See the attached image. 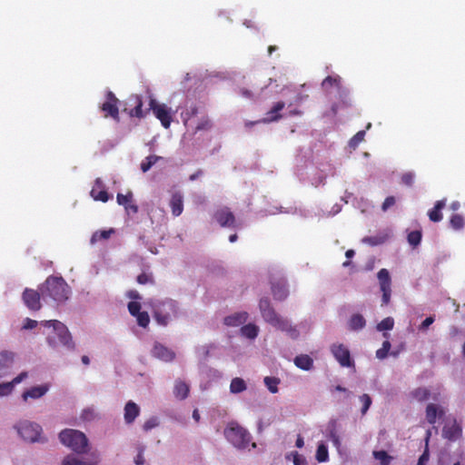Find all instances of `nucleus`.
Wrapping results in <instances>:
<instances>
[{
	"mask_svg": "<svg viewBox=\"0 0 465 465\" xmlns=\"http://www.w3.org/2000/svg\"><path fill=\"white\" fill-rule=\"evenodd\" d=\"M177 312L176 302L173 300H165L156 305L154 318L159 324L165 326L173 318L176 317Z\"/></svg>",
	"mask_w": 465,
	"mask_h": 465,
	"instance_id": "7",
	"label": "nucleus"
},
{
	"mask_svg": "<svg viewBox=\"0 0 465 465\" xmlns=\"http://www.w3.org/2000/svg\"><path fill=\"white\" fill-rule=\"evenodd\" d=\"M394 320L391 317H387L383 319L378 325L377 330L380 331H391L393 329Z\"/></svg>",
	"mask_w": 465,
	"mask_h": 465,
	"instance_id": "46",
	"label": "nucleus"
},
{
	"mask_svg": "<svg viewBox=\"0 0 465 465\" xmlns=\"http://www.w3.org/2000/svg\"><path fill=\"white\" fill-rule=\"evenodd\" d=\"M329 85L335 89L341 103L349 105V90L341 84V78L339 75L326 77L322 82V87L327 90Z\"/></svg>",
	"mask_w": 465,
	"mask_h": 465,
	"instance_id": "9",
	"label": "nucleus"
},
{
	"mask_svg": "<svg viewBox=\"0 0 465 465\" xmlns=\"http://www.w3.org/2000/svg\"><path fill=\"white\" fill-rule=\"evenodd\" d=\"M215 346L212 343L204 344L196 348V354L200 359H206L210 351L213 350Z\"/></svg>",
	"mask_w": 465,
	"mask_h": 465,
	"instance_id": "42",
	"label": "nucleus"
},
{
	"mask_svg": "<svg viewBox=\"0 0 465 465\" xmlns=\"http://www.w3.org/2000/svg\"><path fill=\"white\" fill-rule=\"evenodd\" d=\"M29 377V373L27 371H22L17 376H15L9 383L12 385V388L15 390V387L24 381H25Z\"/></svg>",
	"mask_w": 465,
	"mask_h": 465,
	"instance_id": "55",
	"label": "nucleus"
},
{
	"mask_svg": "<svg viewBox=\"0 0 465 465\" xmlns=\"http://www.w3.org/2000/svg\"><path fill=\"white\" fill-rule=\"evenodd\" d=\"M14 389L12 388V385L9 383V381L0 383V398L7 397L11 395Z\"/></svg>",
	"mask_w": 465,
	"mask_h": 465,
	"instance_id": "54",
	"label": "nucleus"
},
{
	"mask_svg": "<svg viewBox=\"0 0 465 465\" xmlns=\"http://www.w3.org/2000/svg\"><path fill=\"white\" fill-rule=\"evenodd\" d=\"M114 232V229L97 231L92 235L91 242L95 243L98 241L108 239Z\"/></svg>",
	"mask_w": 465,
	"mask_h": 465,
	"instance_id": "39",
	"label": "nucleus"
},
{
	"mask_svg": "<svg viewBox=\"0 0 465 465\" xmlns=\"http://www.w3.org/2000/svg\"><path fill=\"white\" fill-rule=\"evenodd\" d=\"M223 435L227 441L237 450H246L248 446L256 448V444L251 443L252 436L250 432L235 421L229 422L223 430Z\"/></svg>",
	"mask_w": 465,
	"mask_h": 465,
	"instance_id": "4",
	"label": "nucleus"
},
{
	"mask_svg": "<svg viewBox=\"0 0 465 465\" xmlns=\"http://www.w3.org/2000/svg\"><path fill=\"white\" fill-rule=\"evenodd\" d=\"M143 450L141 449L139 453L134 458V463L136 465H144V458H143Z\"/></svg>",
	"mask_w": 465,
	"mask_h": 465,
	"instance_id": "63",
	"label": "nucleus"
},
{
	"mask_svg": "<svg viewBox=\"0 0 465 465\" xmlns=\"http://www.w3.org/2000/svg\"><path fill=\"white\" fill-rule=\"evenodd\" d=\"M97 417V412L94 407H88L83 410L81 418L85 421H91Z\"/></svg>",
	"mask_w": 465,
	"mask_h": 465,
	"instance_id": "47",
	"label": "nucleus"
},
{
	"mask_svg": "<svg viewBox=\"0 0 465 465\" xmlns=\"http://www.w3.org/2000/svg\"><path fill=\"white\" fill-rule=\"evenodd\" d=\"M16 359V353L12 351H0V379L5 378L13 368Z\"/></svg>",
	"mask_w": 465,
	"mask_h": 465,
	"instance_id": "11",
	"label": "nucleus"
},
{
	"mask_svg": "<svg viewBox=\"0 0 465 465\" xmlns=\"http://www.w3.org/2000/svg\"><path fill=\"white\" fill-rule=\"evenodd\" d=\"M211 127V122L209 119H202L201 122L197 124L196 130H207Z\"/></svg>",
	"mask_w": 465,
	"mask_h": 465,
	"instance_id": "61",
	"label": "nucleus"
},
{
	"mask_svg": "<svg viewBox=\"0 0 465 465\" xmlns=\"http://www.w3.org/2000/svg\"><path fill=\"white\" fill-rule=\"evenodd\" d=\"M101 460L100 454L92 452L88 458L82 459L74 455H67L62 461V465H98Z\"/></svg>",
	"mask_w": 465,
	"mask_h": 465,
	"instance_id": "12",
	"label": "nucleus"
},
{
	"mask_svg": "<svg viewBox=\"0 0 465 465\" xmlns=\"http://www.w3.org/2000/svg\"><path fill=\"white\" fill-rule=\"evenodd\" d=\"M446 412L444 407L434 403H430L426 408V419L429 423L434 424L437 420L441 419Z\"/></svg>",
	"mask_w": 465,
	"mask_h": 465,
	"instance_id": "18",
	"label": "nucleus"
},
{
	"mask_svg": "<svg viewBox=\"0 0 465 465\" xmlns=\"http://www.w3.org/2000/svg\"><path fill=\"white\" fill-rule=\"evenodd\" d=\"M190 391V386L185 381L177 379L174 381L173 395L178 400H184L188 397Z\"/></svg>",
	"mask_w": 465,
	"mask_h": 465,
	"instance_id": "27",
	"label": "nucleus"
},
{
	"mask_svg": "<svg viewBox=\"0 0 465 465\" xmlns=\"http://www.w3.org/2000/svg\"><path fill=\"white\" fill-rule=\"evenodd\" d=\"M381 291L382 292V298H381L382 305H387L391 300V287L381 288Z\"/></svg>",
	"mask_w": 465,
	"mask_h": 465,
	"instance_id": "59",
	"label": "nucleus"
},
{
	"mask_svg": "<svg viewBox=\"0 0 465 465\" xmlns=\"http://www.w3.org/2000/svg\"><path fill=\"white\" fill-rule=\"evenodd\" d=\"M23 300L25 304L32 311L40 309V295L37 292L30 289H25L23 293Z\"/></svg>",
	"mask_w": 465,
	"mask_h": 465,
	"instance_id": "17",
	"label": "nucleus"
},
{
	"mask_svg": "<svg viewBox=\"0 0 465 465\" xmlns=\"http://www.w3.org/2000/svg\"><path fill=\"white\" fill-rule=\"evenodd\" d=\"M118 99L115 97V95L111 92L108 91L106 94V100L103 103L101 109L103 112L105 113V116H111L114 119L118 118Z\"/></svg>",
	"mask_w": 465,
	"mask_h": 465,
	"instance_id": "14",
	"label": "nucleus"
},
{
	"mask_svg": "<svg viewBox=\"0 0 465 465\" xmlns=\"http://www.w3.org/2000/svg\"><path fill=\"white\" fill-rule=\"evenodd\" d=\"M331 351L336 361L342 367L353 366V361L351 359L350 351L346 346L341 343H334L331 346Z\"/></svg>",
	"mask_w": 465,
	"mask_h": 465,
	"instance_id": "10",
	"label": "nucleus"
},
{
	"mask_svg": "<svg viewBox=\"0 0 465 465\" xmlns=\"http://www.w3.org/2000/svg\"><path fill=\"white\" fill-rule=\"evenodd\" d=\"M263 381L270 392H278V384L280 382L279 379L274 377H265Z\"/></svg>",
	"mask_w": 465,
	"mask_h": 465,
	"instance_id": "44",
	"label": "nucleus"
},
{
	"mask_svg": "<svg viewBox=\"0 0 465 465\" xmlns=\"http://www.w3.org/2000/svg\"><path fill=\"white\" fill-rule=\"evenodd\" d=\"M285 106V104L283 102H278L276 103L272 108L267 113V116L262 119V121L258 122H250L246 123V126L253 125L256 123L263 122V123H269L277 121L282 117V115L279 114Z\"/></svg>",
	"mask_w": 465,
	"mask_h": 465,
	"instance_id": "22",
	"label": "nucleus"
},
{
	"mask_svg": "<svg viewBox=\"0 0 465 465\" xmlns=\"http://www.w3.org/2000/svg\"><path fill=\"white\" fill-rule=\"evenodd\" d=\"M159 424H160L159 418L156 416H153L144 421V423L143 425V429L144 431H149V430L156 428L157 426H159Z\"/></svg>",
	"mask_w": 465,
	"mask_h": 465,
	"instance_id": "52",
	"label": "nucleus"
},
{
	"mask_svg": "<svg viewBox=\"0 0 465 465\" xmlns=\"http://www.w3.org/2000/svg\"><path fill=\"white\" fill-rule=\"evenodd\" d=\"M142 105H143V104H142L141 99L138 96H136L135 97V106L133 110L132 114L134 116H137V117H143V114L142 112Z\"/></svg>",
	"mask_w": 465,
	"mask_h": 465,
	"instance_id": "58",
	"label": "nucleus"
},
{
	"mask_svg": "<svg viewBox=\"0 0 465 465\" xmlns=\"http://www.w3.org/2000/svg\"><path fill=\"white\" fill-rule=\"evenodd\" d=\"M396 203V200L393 196H389L385 199L381 205V209L383 212L388 211L391 206H393Z\"/></svg>",
	"mask_w": 465,
	"mask_h": 465,
	"instance_id": "60",
	"label": "nucleus"
},
{
	"mask_svg": "<svg viewBox=\"0 0 465 465\" xmlns=\"http://www.w3.org/2000/svg\"><path fill=\"white\" fill-rule=\"evenodd\" d=\"M247 390L246 381L239 377L233 378L230 383V392L232 394H239Z\"/></svg>",
	"mask_w": 465,
	"mask_h": 465,
	"instance_id": "32",
	"label": "nucleus"
},
{
	"mask_svg": "<svg viewBox=\"0 0 465 465\" xmlns=\"http://www.w3.org/2000/svg\"><path fill=\"white\" fill-rule=\"evenodd\" d=\"M41 333L45 336L46 342L54 350L64 348L67 351H74L75 344L68 328L60 321H42Z\"/></svg>",
	"mask_w": 465,
	"mask_h": 465,
	"instance_id": "1",
	"label": "nucleus"
},
{
	"mask_svg": "<svg viewBox=\"0 0 465 465\" xmlns=\"http://www.w3.org/2000/svg\"><path fill=\"white\" fill-rule=\"evenodd\" d=\"M40 323H41V322H37V321L32 320L30 318H25L24 320L23 329L32 330V329H35V327L39 326L40 330H43V327H41Z\"/></svg>",
	"mask_w": 465,
	"mask_h": 465,
	"instance_id": "56",
	"label": "nucleus"
},
{
	"mask_svg": "<svg viewBox=\"0 0 465 465\" xmlns=\"http://www.w3.org/2000/svg\"><path fill=\"white\" fill-rule=\"evenodd\" d=\"M315 457L319 462H326L329 460L328 447L325 443L320 442L318 444Z\"/></svg>",
	"mask_w": 465,
	"mask_h": 465,
	"instance_id": "35",
	"label": "nucleus"
},
{
	"mask_svg": "<svg viewBox=\"0 0 465 465\" xmlns=\"http://www.w3.org/2000/svg\"><path fill=\"white\" fill-rule=\"evenodd\" d=\"M389 237L390 234L388 232H382L375 236L365 237L362 239V242L371 246H375L385 242Z\"/></svg>",
	"mask_w": 465,
	"mask_h": 465,
	"instance_id": "33",
	"label": "nucleus"
},
{
	"mask_svg": "<svg viewBox=\"0 0 465 465\" xmlns=\"http://www.w3.org/2000/svg\"><path fill=\"white\" fill-rule=\"evenodd\" d=\"M294 363L303 371H310L312 368L313 361L309 355L301 354L295 357Z\"/></svg>",
	"mask_w": 465,
	"mask_h": 465,
	"instance_id": "31",
	"label": "nucleus"
},
{
	"mask_svg": "<svg viewBox=\"0 0 465 465\" xmlns=\"http://www.w3.org/2000/svg\"><path fill=\"white\" fill-rule=\"evenodd\" d=\"M249 319V314L246 312H237L232 313L224 318L223 322L227 326L238 327L244 324Z\"/></svg>",
	"mask_w": 465,
	"mask_h": 465,
	"instance_id": "21",
	"label": "nucleus"
},
{
	"mask_svg": "<svg viewBox=\"0 0 465 465\" xmlns=\"http://www.w3.org/2000/svg\"><path fill=\"white\" fill-rule=\"evenodd\" d=\"M159 159H161V157L156 155H149L141 163V170L143 173L148 172Z\"/></svg>",
	"mask_w": 465,
	"mask_h": 465,
	"instance_id": "41",
	"label": "nucleus"
},
{
	"mask_svg": "<svg viewBox=\"0 0 465 465\" xmlns=\"http://www.w3.org/2000/svg\"><path fill=\"white\" fill-rule=\"evenodd\" d=\"M170 207L172 209V213L174 216L177 217L182 214L183 211V195L181 192H174L172 194Z\"/></svg>",
	"mask_w": 465,
	"mask_h": 465,
	"instance_id": "26",
	"label": "nucleus"
},
{
	"mask_svg": "<svg viewBox=\"0 0 465 465\" xmlns=\"http://www.w3.org/2000/svg\"><path fill=\"white\" fill-rule=\"evenodd\" d=\"M421 241V233L419 231H412L408 234V242L412 246H417Z\"/></svg>",
	"mask_w": 465,
	"mask_h": 465,
	"instance_id": "53",
	"label": "nucleus"
},
{
	"mask_svg": "<svg viewBox=\"0 0 465 465\" xmlns=\"http://www.w3.org/2000/svg\"><path fill=\"white\" fill-rule=\"evenodd\" d=\"M152 354L153 357L163 361H171L174 358L173 351L160 343L154 344Z\"/></svg>",
	"mask_w": 465,
	"mask_h": 465,
	"instance_id": "24",
	"label": "nucleus"
},
{
	"mask_svg": "<svg viewBox=\"0 0 465 465\" xmlns=\"http://www.w3.org/2000/svg\"><path fill=\"white\" fill-rule=\"evenodd\" d=\"M446 200H440L435 203L434 208L429 211L428 215L430 221L437 223L442 220L440 211L445 207Z\"/></svg>",
	"mask_w": 465,
	"mask_h": 465,
	"instance_id": "29",
	"label": "nucleus"
},
{
	"mask_svg": "<svg viewBox=\"0 0 465 465\" xmlns=\"http://www.w3.org/2000/svg\"><path fill=\"white\" fill-rule=\"evenodd\" d=\"M388 352V351H384L383 348H381L376 351V357L380 360H383L387 357Z\"/></svg>",
	"mask_w": 465,
	"mask_h": 465,
	"instance_id": "64",
	"label": "nucleus"
},
{
	"mask_svg": "<svg viewBox=\"0 0 465 465\" xmlns=\"http://www.w3.org/2000/svg\"><path fill=\"white\" fill-rule=\"evenodd\" d=\"M116 199L118 204L123 205L126 212L133 213H136L138 212L137 205L133 203L132 192H128L126 194L118 193Z\"/></svg>",
	"mask_w": 465,
	"mask_h": 465,
	"instance_id": "25",
	"label": "nucleus"
},
{
	"mask_svg": "<svg viewBox=\"0 0 465 465\" xmlns=\"http://www.w3.org/2000/svg\"><path fill=\"white\" fill-rule=\"evenodd\" d=\"M259 308L263 320L274 328L285 331L292 339H297L301 331L298 326L292 325L287 318H283L277 314L270 304V301L266 298L261 299Z\"/></svg>",
	"mask_w": 465,
	"mask_h": 465,
	"instance_id": "2",
	"label": "nucleus"
},
{
	"mask_svg": "<svg viewBox=\"0 0 465 465\" xmlns=\"http://www.w3.org/2000/svg\"><path fill=\"white\" fill-rule=\"evenodd\" d=\"M326 437L332 442L338 451L341 448V439L338 430V422L336 420L329 421L326 429Z\"/></svg>",
	"mask_w": 465,
	"mask_h": 465,
	"instance_id": "16",
	"label": "nucleus"
},
{
	"mask_svg": "<svg viewBox=\"0 0 465 465\" xmlns=\"http://www.w3.org/2000/svg\"><path fill=\"white\" fill-rule=\"evenodd\" d=\"M431 435L430 430H428L426 432L425 437V448L423 450V453L420 455V457L418 460L417 465H427V463L430 460V450H429V441Z\"/></svg>",
	"mask_w": 465,
	"mask_h": 465,
	"instance_id": "34",
	"label": "nucleus"
},
{
	"mask_svg": "<svg viewBox=\"0 0 465 465\" xmlns=\"http://www.w3.org/2000/svg\"><path fill=\"white\" fill-rule=\"evenodd\" d=\"M412 396L419 401H423L429 399L430 391L426 388H418L412 392Z\"/></svg>",
	"mask_w": 465,
	"mask_h": 465,
	"instance_id": "45",
	"label": "nucleus"
},
{
	"mask_svg": "<svg viewBox=\"0 0 465 465\" xmlns=\"http://www.w3.org/2000/svg\"><path fill=\"white\" fill-rule=\"evenodd\" d=\"M365 136V131H359L349 142V146L355 149L363 140Z\"/></svg>",
	"mask_w": 465,
	"mask_h": 465,
	"instance_id": "51",
	"label": "nucleus"
},
{
	"mask_svg": "<svg viewBox=\"0 0 465 465\" xmlns=\"http://www.w3.org/2000/svg\"><path fill=\"white\" fill-rule=\"evenodd\" d=\"M90 194L94 200L101 201L103 203H106L110 199L109 194L107 193V192L104 189H102V190L97 189L96 190V188H92Z\"/></svg>",
	"mask_w": 465,
	"mask_h": 465,
	"instance_id": "38",
	"label": "nucleus"
},
{
	"mask_svg": "<svg viewBox=\"0 0 465 465\" xmlns=\"http://www.w3.org/2000/svg\"><path fill=\"white\" fill-rule=\"evenodd\" d=\"M130 313L137 320L141 327H146L149 324L150 318L146 312H141V305L138 302L133 301L128 303Z\"/></svg>",
	"mask_w": 465,
	"mask_h": 465,
	"instance_id": "15",
	"label": "nucleus"
},
{
	"mask_svg": "<svg viewBox=\"0 0 465 465\" xmlns=\"http://www.w3.org/2000/svg\"><path fill=\"white\" fill-rule=\"evenodd\" d=\"M259 327L253 323H248L240 329L241 335L249 339L254 340L259 334Z\"/></svg>",
	"mask_w": 465,
	"mask_h": 465,
	"instance_id": "30",
	"label": "nucleus"
},
{
	"mask_svg": "<svg viewBox=\"0 0 465 465\" xmlns=\"http://www.w3.org/2000/svg\"><path fill=\"white\" fill-rule=\"evenodd\" d=\"M435 319L433 316L427 317L420 324V329L425 331L429 328Z\"/></svg>",
	"mask_w": 465,
	"mask_h": 465,
	"instance_id": "62",
	"label": "nucleus"
},
{
	"mask_svg": "<svg viewBox=\"0 0 465 465\" xmlns=\"http://www.w3.org/2000/svg\"><path fill=\"white\" fill-rule=\"evenodd\" d=\"M139 415L140 407L133 401H127L124 409V422L130 425L134 423V421Z\"/></svg>",
	"mask_w": 465,
	"mask_h": 465,
	"instance_id": "19",
	"label": "nucleus"
},
{
	"mask_svg": "<svg viewBox=\"0 0 465 465\" xmlns=\"http://www.w3.org/2000/svg\"><path fill=\"white\" fill-rule=\"evenodd\" d=\"M60 441L76 453H86L89 448L88 439L80 430L66 429L59 434Z\"/></svg>",
	"mask_w": 465,
	"mask_h": 465,
	"instance_id": "6",
	"label": "nucleus"
},
{
	"mask_svg": "<svg viewBox=\"0 0 465 465\" xmlns=\"http://www.w3.org/2000/svg\"><path fill=\"white\" fill-rule=\"evenodd\" d=\"M438 465H464L460 460H454L451 462L450 457L448 453H441L439 456Z\"/></svg>",
	"mask_w": 465,
	"mask_h": 465,
	"instance_id": "50",
	"label": "nucleus"
},
{
	"mask_svg": "<svg viewBox=\"0 0 465 465\" xmlns=\"http://www.w3.org/2000/svg\"><path fill=\"white\" fill-rule=\"evenodd\" d=\"M43 299L50 298L56 303L66 302L71 295V288L62 277L50 276L41 288Z\"/></svg>",
	"mask_w": 465,
	"mask_h": 465,
	"instance_id": "3",
	"label": "nucleus"
},
{
	"mask_svg": "<svg viewBox=\"0 0 465 465\" xmlns=\"http://www.w3.org/2000/svg\"><path fill=\"white\" fill-rule=\"evenodd\" d=\"M380 288L391 287V277L387 269H381L378 272Z\"/></svg>",
	"mask_w": 465,
	"mask_h": 465,
	"instance_id": "37",
	"label": "nucleus"
},
{
	"mask_svg": "<svg viewBox=\"0 0 465 465\" xmlns=\"http://www.w3.org/2000/svg\"><path fill=\"white\" fill-rule=\"evenodd\" d=\"M359 400L362 404L361 412L362 415H365L371 405V398L370 397L369 394L364 393L361 396H360Z\"/></svg>",
	"mask_w": 465,
	"mask_h": 465,
	"instance_id": "49",
	"label": "nucleus"
},
{
	"mask_svg": "<svg viewBox=\"0 0 465 465\" xmlns=\"http://www.w3.org/2000/svg\"><path fill=\"white\" fill-rule=\"evenodd\" d=\"M443 436L450 440H456L462 433L461 426L454 420L443 428Z\"/></svg>",
	"mask_w": 465,
	"mask_h": 465,
	"instance_id": "20",
	"label": "nucleus"
},
{
	"mask_svg": "<svg viewBox=\"0 0 465 465\" xmlns=\"http://www.w3.org/2000/svg\"><path fill=\"white\" fill-rule=\"evenodd\" d=\"M150 109L153 111L154 116L160 120L162 125L167 129L170 127L171 123L173 122V116L177 112V109L173 111L171 107L167 106L165 104H160L154 99H151L150 101Z\"/></svg>",
	"mask_w": 465,
	"mask_h": 465,
	"instance_id": "8",
	"label": "nucleus"
},
{
	"mask_svg": "<svg viewBox=\"0 0 465 465\" xmlns=\"http://www.w3.org/2000/svg\"><path fill=\"white\" fill-rule=\"evenodd\" d=\"M349 326L351 330L358 331L362 329L365 326V320L361 314H354L351 317L349 322Z\"/></svg>",
	"mask_w": 465,
	"mask_h": 465,
	"instance_id": "36",
	"label": "nucleus"
},
{
	"mask_svg": "<svg viewBox=\"0 0 465 465\" xmlns=\"http://www.w3.org/2000/svg\"><path fill=\"white\" fill-rule=\"evenodd\" d=\"M286 459L292 460L294 465H306V459L297 451H292L286 455Z\"/></svg>",
	"mask_w": 465,
	"mask_h": 465,
	"instance_id": "43",
	"label": "nucleus"
},
{
	"mask_svg": "<svg viewBox=\"0 0 465 465\" xmlns=\"http://www.w3.org/2000/svg\"><path fill=\"white\" fill-rule=\"evenodd\" d=\"M14 428L20 438L26 442L45 443L47 441L43 434L42 426L35 421L21 420L15 424Z\"/></svg>",
	"mask_w": 465,
	"mask_h": 465,
	"instance_id": "5",
	"label": "nucleus"
},
{
	"mask_svg": "<svg viewBox=\"0 0 465 465\" xmlns=\"http://www.w3.org/2000/svg\"><path fill=\"white\" fill-rule=\"evenodd\" d=\"M450 223L454 230H460L464 226V219L460 214H453L450 217Z\"/></svg>",
	"mask_w": 465,
	"mask_h": 465,
	"instance_id": "48",
	"label": "nucleus"
},
{
	"mask_svg": "<svg viewBox=\"0 0 465 465\" xmlns=\"http://www.w3.org/2000/svg\"><path fill=\"white\" fill-rule=\"evenodd\" d=\"M215 219L221 226L234 227V216L227 208L218 210L215 213Z\"/></svg>",
	"mask_w": 465,
	"mask_h": 465,
	"instance_id": "23",
	"label": "nucleus"
},
{
	"mask_svg": "<svg viewBox=\"0 0 465 465\" xmlns=\"http://www.w3.org/2000/svg\"><path fill=\"white\" fill-rule=\"evenodd\" d=\"M373 457L380 461L381 465H389L391 460V457L385 450H374Z\"/></svg>",
	"mask_w": 465,
	"mask_h": 465,
	"instance_id": "40",
	"label": "nucleus"
},
{
	"mask_svg": "<svg viewBox=\"0 0 465 465\" xmlns=\"http://www.w3.org/2000/svg\"><path fill=\"white\" fill-rule=\"evenodd\" d=\"M414 179H415V173L413 172H408V173H405L402 176H401V182L408 185V186H411L412 185L413 182H414Z\"/></svg>",
	"mask_w": 465,
	"mask_h": 465,
	"instance_id": "57",
	"label": "nucleus"
},
{
	"mask_svg": "<svg viewBox=\"0 0 465 465\" xmlns=\"http://www.w3.org/2000/svg\"><path fill=\"white\" fill-rule=\"evenodd\" d=\"M49 390L50 385L48 383L35 385L25 390L21 395V398L25 402L29 400H39L43 398L49 391Z\"/></svg>",
	"mask_w": 465,
	"mask_h": 465,
	"instance_id": "13",
	"label": "nucleus"
},
{
	"mask_svg": "<svg viewBox=\"0 0 465 465\" xmlns=\"http://www.w3.org/2000/svg\"><path fill=\"white\" fill-rule=\"evenodd\" d=\"M272 290L276 300H284L289 294L286 281L283 279L280 280L278 282H272Z\"/></svg>",
	"mask_w": 465,
	"mask_h": 465,
	"instance_id": "28",
	"label": "nucleus"
}]
</instances>
